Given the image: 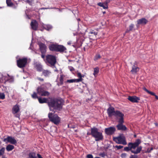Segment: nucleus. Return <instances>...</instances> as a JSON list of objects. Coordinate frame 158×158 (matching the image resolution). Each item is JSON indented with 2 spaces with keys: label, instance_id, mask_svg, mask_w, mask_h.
Instances as JSON below:
<instances>
[{
  "label": "nucleus",
  "instance_id": "52",
  "mask_svg": "<svg viewBox=\"0 0 158 158\" xmlns=\"http://www.w3.org/2000/svg\"><path fill=\"white\" fill-rule=\"evenodd\" d=\"M75 128V127L74 126H70V128Z\"/></svg>",
  "mask_w": 158,
  "mask_h": 158
},
{
  "label": "nucleus",
  "instance_id": "27",
  "mask_svg": "<svg viewBox=\"0 0 158 158\" xmlns=\"http://www.w3.org/2000/svg\"><path fill=\"white\" fill-rule=\"evenodd\" d=\"M65 77V76L64 75H60V82L59 84L60 85H62L63 84V79Z\"/></svg>",
  "mask_w": 158,
  "mask_h": 158
},
{
  "label": "nucleus",
  "instance_id": "59",
  "mask_svg": "<svg viewBox=\"0 0 158 158\" xmlns=\"http://www.w3.org/2000/svg\"><path fill=\"white\" fill-rule=\"evenodd\" d=\"M94 158H99V157L96 156Z\"/></svg>",
  "mask_w": 158,
  "mask_h": 158
},
{
  "label": "nucleus",
  "instance_id": "34",
  "mask_svg": "<svg viewBox=\"0 0 158 158\" xmlns=\"http://www.w3.org/2000/svg\"><path fill=\"white\" fill-rule=\"evenodd\" d=\"M31 96L32 98L34 99L38 98H38H40L37 96V93L35 92H34L33 94H31Z\"/></svg>",
  "mask_w": 158,
  "mask_h": 158
},
{
  "label": "nucleus",
  "instance_id": "29",
  "mask_svg": "<svg viewBox=\"0 0 158 158\" xmlns=\"http://www.w3.org/2000/svg\"><path fill=\"white\" fill-rule=\"evenodd\" d=\"M99 72V68L98 67H96L94 68V73L93 74L96 77L98 75Z\"/></svg>",
  "mask_w": 158,
  "mask_h": 158
},
{
  "label": "nucleus",
  "instance_id": "51",
  "mask_svg": "<svg viewBox=\"0 0 158 158\" xmlns=\"http://www.w3.org/2000/svg\"><path fill=\"white\" fill-rule=\"evenodd\" d=\"M14 81L13 78H11L10 79V81Z\"/></svg>",
  "mask_w": 158,
  "mask_h": 158
},
{
  "label": "nucleus",
  "instance_id": "57",
  "mask_svg": "<svg viewBox=\"0 0 158 158\" xmlns=\"http://www.w3.org/2000/svg\"><path fill=\"white\" fill-rule=\"evenodd\" d=\"M136 135H134V137H136Z\"/></svg>",
  "mask_w": 158,
  "mask_h": 158
},
{
  "label": "nucleus",
  "instance_id": "9",
  "mask_svg": "<svg viewBox=\"0 0 158 158\" xmlns=\"http://www.w3.org/2000/svg\"><path fill=\"white\" fill-rule=\"evenodd\" d=\"M114 116L117 118L118 122L124 121V114L120 111L116 110Z\"/></svg>",
  "mask_w": 158,
  "mask_h": 158
},
{
  "label": "nucleus",
  "instance_id": "33",
  "mask_svg": "<svg viewBox=\"0 0 158 158\" xmlns=\"http://www.w3.org/2000/svg\"><path fill=\"white\" fill-rule=\"evenodd\" d=\"M5 150V148L4 147H2L1 149H0V156L4 155Z\"/></svg>",
  "mask_w": 158,
  "mask_h": 158
},
{
  "label": "nucleus",
  "instance_id": "48",
  "mask_svg": "<svg viewBox=\"0 0 158 158\" xmlns=\"http://www.w3.org/2000/svg\"><path fill=\"white\" fill-rule=\"evenodd\" d=\"M37 156L38 157V158H43L41 156V155L39 154H37Z\"/></svg>",
  "mask_w": 158,
  "mask_h": 158
},
{
  "label": "nucleus",
  "instance_id": "49",
  "mask_svg": "<svg viewBox=\"0 0 158 158\" xmlns=\"http://www.w3.org/2000/svg\"><path fill=\"white\" fill-rule=\"evenodd\" d=\"M70 70L71 71H73L74 70V69L73 67H71V68L70 69Z\"/></svg>",
  "mask_w": 158,
  "mask_h": 158
},
{
  "label": "nucleus",
  "instance_id": "22",
  "mask_svg": "<svg viewBox=\"0 0 158 158\" xmlns=\"http://www.w3.org/2000/svg\"><path fill=\"white\" fill-rule=\"evenodd\" d=\"M81 79H72L70 80H68L65 83H72L73 82H78L81 81Z\"/></svg>",
  "mask_w": 158,
  "mask_h": 158
},
{
  "label": "nucleus",
  "instance_id": "55",
  "mask_svg": "<svg viewBox=\"0 0 158 158\" xmlns=\"http://www.w3.org/2000/svg\"><path fill=\"white\" fill-rule=\"evenodd\" d=\"M68 128H70V126L69 125H69H68Z\"/></svg>",
  "mask_w": 158,
  "mask_h": 158
},
{
  "label": "nucleus",
  "instance_id": "39",
  "mask_svg": "<svg viewBox=\"0 0 158 158\" xmlns=\"http://www.w3.org/2000/svg\"><path fill=\"white\" fill-rule=\"evenodd\" d=\"M134 27V25L132 24H131L130 26H129V30L130 31H132L133 28Z\"/></svg>",
  "mask_w": 158,
  "mask_h": 158
},
{
  "label": "nucleus",
  "instance_id": "41",
  "mask_svg": "<svg viewBox=\"0 0 158 158\" xmlns=\"http://www.w3.org/2000/svg\"><path fill=\"white\" fill-rule=\"evenodd\" d=\"M115 147L117 148V149H120L123 148V146L119 145V146H116Z\"/></svg>",
  "mask_w": 158,
  "mask_h": 158
},
{
  "label": "nucleus",
  "instance_id": "25",
  "mask_svg": "<svg viewBox=\"0 0 158 158\" xmlns=\"http://www.w3.org/2000/svg\"><path fill=\"white\" fill-rule=\"evenodd\" d=\"M35 68L39 72H41L43 70L42 66L40 64H36L35 65Z\"/></svg>",
  "mask_w": 158,
  "mask_h": 158
},
{
  "label": "nucleus",
  "instance_id": "43",
  "mask_svg": "<svg viewBox=\"0 0 158 158\" xmlns=\"http://www.w3.org/2000/svg\"><path fill=\"white\" fill-rule=\"evenodd\" d=\"M121 156L123 158H125L127 156V154L125 153H123L121 155Z\"/></svg>",
  "mask_w": 158,
  "mask_h": 158
},
{
  "label": "nucleus",
  "instance_id": "21",
  "mask_svg": "<svg viewBox=\"0 0 158 158\" xmlns=\"http://www.w3.org/2000/svg\"><path fill=\"white\" fill-rule=\"evenodd\" d=\"M110 2V0H106L104 2H99V6L102 7L104 9L108 8V3Z\"/></svg>",
  "mask_w": 158,
  "mask_h": 158
},
{
  "label": "nucleus",
  "instance_id": "61",
  "mask_svg": "<svg viewBox=\"0 0 158 158\" xmlns=\"http://www.w3.org/2000/svg\"><path fill=\"white\" fill-rule=\"evenodd\" d=\"M156 124V125H157V124Z\"/></svg>",
  "mask_w": 158,
  "mask_h": 158
},
{
  "label": "nucleus",
  "instance_id": "17",
  "mask_svg": "<svg viewBox=\"0 0 158 158\" xmlns=\"http://www.w3.org/2000/svg\"><path fill=\"white\" fill-rule=\"evenodd\" d=\"M38 44L39 46L40 49L41 53H46V46L45 44L41 42L39 43Z\"/></svg>",
  "mask_w": 158,
  "mask_h": 158
},
{
  "label": "nucleus",
  "instance_id": "14",
  "mask_svg": "<svg viewBox=\"0 0 158 158\" xmlns=\"http://www.w3.org/2000/svg\"><path fill=\"white\" fill-rule=\"evenodd\" d=\"M139 68L138 66L137 62L135 61L132 66L131 72L133 74H136L139 71Z\"/></svg>",
  "mask_w": 158,
  "mask_h": 158
},
{
  "label": "nucleus",
  "instance_id": "36",
  "mask_svg": "<svg viewBox=\"0 0 158 158\" xmlns=\"http://www.w3.org/2000/svg\"><path fill=\"white\" fill-rule=\"evenodd\" d=\"M5 98V95L3 93H1L0 94V99H4Z\"/></svg>",
  "mask_w": 158,
  "mask_h": 158
},
{
  "label": "nucleus",
  "instance_id": "7",
  "mask_svg": "<svg viewBox=\"0 0 158 158\" xmlns=\"http://www.w3.org/2000/svg\"><path fill=\"white\" fill-rule=\"evenodd\" d=\"M37 90V93L41 96H48L50 93L47 91L44 90V88L41 86L38 87Z\"/></svg>",
  "mask_w": 158,
  "mask_h": 158
},
{
  "label": "nucleus",
  "instance_id": "44",
  "mask_svg": "<svg viewBox=\"0 0 158 158\" xmlns=\"http://www.w3.org/2000/svg\"><path fill=\"white\" fill-rule=\"evenodd\" d=\"M86 158H93V157L91 154H88L86 156Z\"/></svg>",
  "mask_w": 158,
  "mask_h": 158
},
{
  "label": "nucleus",
  "instance_id": "11",
  "mask_svg": "<svg viewBox=\"0 0 158 158\" xmlns=\"http://www.w3.org/2000/svg\"><path fill=\"white\" fill-rule=\"evenodd\" d=\"M124 121L118 122V124L116 126L118 130H120L122 131H126L127 130V128L126 126L123 125Z\"/></svg>",
  "mask_w": 158,
  "mask_h": 158
},
{
  "label": "nucleus",
  "instance_id": "20",
  "mask_svg": "<svg viewBox=\"0 0 158 158\" xmlns=\"http://www.w3.org/2000/svg\"><path fill=\"white\" fill-rule=\"evenodd\" d=\"M20 110L19 106L17 104L14 106L12 109V113L15 114L19 112Z\"/></svg>",
  "mask_w": 158,
  "mask_h": 158
},
{
  "label": "nucleus",
  "instance_id": "31",
  "mask_svg": "<svg viewBox=\"0 0 158 158\" xmlns=\"http://www.w3.org/2000/svg\"><path fill=\"white\" fill-rule=\"evenodd\" d=\"M12 0H6V3L8 6L10 7L13 5V3L12 2Z\"/></svg>",
  "mask_w": 158,
  "mask_h": 158
},
{
  "label": "nucleus",
  "instance_id": "19",
  "mask_svg": "<svg viewBox=\"0 0 158 158\" xmlns=\"http://www.w3.org/2000/svg\"><path fill=\"white\" fill-rule=\"evenodd\" d=\"M38 25V23L36 20H32L31 23V28L35 31L37 30Z\"/></svg>",
  "mask_w": 158,
  "mask_h": 158
},
{
  "label": "nucleus",
  "instance_id": "30",
  "mask_svg": "<svg viewBox=\"0 0 158 158\" xmlns=\"http://www.w3.org/2000/svg\"><path fill=\"white\" fill-rule=\"evenodd\" d=\"M77 76L79 77L78 79H81V81H80V82L81 81L83 80V79L82 77H84L85 76L84 75H82L81 73L80 72H78L77 73Z\"/></svg>",
  "mask_w": 158,
  "mask_h": 158
},
{
  "label": "nucleus",
  "instance_id": "1",
  "mask_svg": "<svg viewBox=\"0 0 158 158\" xmlns=\"http://www.w3.org/2000/svg\"><path fill=\"white\" fill-rule=\"evenodd\" d=\"M38 101L40 103L47 102L50 110L52 108H53L54 109L58 110L62 109L64 102V100L61 98H51L50 100L48 101L46 98H38Z\"/></svg>",
  "mask_w": 158,
  "mask_h": 158
},
{
  "label": "nucleus",
  "instance_id": "3",
  "mask_svg": "<svg viewBox=\"0 0 158 158\" xmlns=\"http://www.w3.org/2000/svg\"><path fill=\"white\" fill-rule=\"evenodd\" d=\"M49 50L52 52H59L60 53L66 52V48L64 46L57 44H52L48 46Z\"/></svg>",
  "mask_w": 158,
  "mask_h": 158
},
{
  "label": "nucleus",
  "instance_id": "37",
  "mask_svg": "<svg viewBox=\"0 0 158 158\" xmlns=\"http://www.w3.org/2000/svg\"><path fill=\"white\" fill-rule=\"evenodd\" d=\"M18 6L17 4H14L13 3V5L11 6H10V7H11L14 9H16L17 8Z\"/></svg>",
  "mask_w": 158,
  "mask_h": 158
},
{
  "label": "nucleus",
  "instance_id": "45",
  "mask_svg": "<svg viewBox=\"0 0 158 158\" xmlns=\"http://www.w3.org/2000/svg\"><path fill=\"white\" fill-rule=\"evenodd\" d=\"M103 136L101 133L99 132V140H102L103 139Z\"/></svg>",
  "mask_w": 158,
  "mask_h": 158
},
{
  "label": "nucleus",
  "instance_id": "18",
  "mask_svg": "<svg viewBox=\"0 0 158 158\" xmlns=\"http://www.w3.org/2000/svg\"><path fill=\"white\" fill-rule=\"evenodd\" d=\"M128 99L130 101L133 103H137L140 100L139 98L136 96H129L128 97Z\"/></svg>",
  "mask_w": 158,
  "mask_h": 158
},
{
  "label": "nucleus",
  "instance_id": "32",
  "mask_svg": "<svg viewBox=\"0 0 158 158\" xmlns=\"http://www.w3.org/2000/svg\"><path fill=\"white\" fill-rule=\"evenodd\" d=\"M44 28L45 29L49 31L52 28V27L50 25H47L45 26Z\"/></svg>",
  "mask_w": 158,
  "mask_h": 158
},
{
  "label": "nucleus",
  "instance_id": "56",
  "mask_svg": "<svg viewBox=\"0 0 158 158\" xmlns=\"http://www.w3.org/2000/svg\"><path fill=\"white\" fill-rule=\"evenodd\" d=\"M68 44H70V42H68Z\"/></svg>",
  "mask_w": 158,
  "mask_h": 158
},
{
  "label": "nucleus",
  "instance_id": "6",
  "mask_svg": "<svg viewBox=\"0 0 158 158\" xmlns=\"http://www.w3.org/2000/svg\"><path fill=\"white\" fill-rule=\"evenodd\" d=\"M27 61L28 59L27 57L19 58L16 61L17 65L20 68H23L27 65Z\"/></svg>",
  "mask_w": 158,
  "mask_h": 158
},
{
  "label": "nucleus",
  "instance_id": "50",
  "mask_svg": "<svg viewBox=\"0 0 158 158\" xmlns=\"http://www.w3.org/2000/svg\"><path fill=\"white\" fill-rule=\"evenodd\" d=\"M130 30H127L126 31H125V33H128L129 32V31H130Z\"/></svg>",
  "mask_w": 158,
  "mask_h": 158
},
{
  "label": "nucleus",
  "instance_id": "2",
  "mask_svg": "<svg viewBox=\"0 0 158 158\" xmlns=\"http://www.w3.org/2000/svg\"><path fill=\"white\" fill-rule=\"evenodd\" d=\"M141 142V140L140 139H137L133 143H129L128 144V147H124V150L127 152L131 151L132 153L134 154H137L140 153L142 150V146H139Z\"/></svg>",
  "mask_w": 158,
  "mask_h": 158
},
{
  "label": "nucleus",
  "instance_id": "8",
  "mask_svg": "<svg viewBox=\"0 0 158 158\" xmlns=\"http://www.w3.org/2000/svg\"><path fill=\"white\" fill-rule=\"evenodd\" d=\"M90 134H91L92 136L95 138L96 141L99 140V132L97 128L95 127L92 128Z\"/></svg>",
  "mask_w": 158,
  "mask_h": 158
},
{
  "label": "nucleus",
  "instance_id": "38",
  "mask_svg": "<svg viewBox=\"0 0 158 158\" xmlns=\"http://www.w3.org/2000/svg\"><path fill=\"white\" fill-rule=\"evenodd\" d=\"M89 34H94V35H97L98 32H95L94 30L91 31L89 32Z\"/></svg>",
  "mask_w": 158,
  "mask_h": 158
},
{
  "label": "nucleus",
  "instance_id": "16",
  "mask_svg": "<svg viewBox=\"0 0 158 158\" xmlns=\"http://www.w3.org/2000/svg\"><path fill=\"white\" fill-rule=\"evenodd\" d=\"M136 26L141 25H146L148 22V21L145 18H143L139 19L137 20Z\"/></svg>",
  "mask_w": 158,
  "mask_h": 158
},
{
  "label": "nucleus",
  "instance_id": "35",
  "mask_svg": "<svg viewBox=\"0 0 158 158\" xmlns=\"http://www.w3.org/2000/svg\"><path fill=\"white\" fill-rule=\"evenodd\" d=\"M99 156L102 157H104L107 156V153L106 152H103L102 153L99 154Z\"/></svg>",
  "mask_w": 158,
  "mask_h": 158
},
{
  "label": "nucleus",
  "instance_id": "13",
  "mask_svg": "<svg viewBox=\"0 0 158 158\" xmlns=\"http://www.w3.org/2000/svg\"><path fill=\"white\" fill-rule=\"evenodd\" d=\"M115 130L116 129L114 127H111L106 128L105 129V132L107 135H111L114 133Z\"/></svg>",
  "mask_w": 158,
  "mask_h": 158
},
{
  "label": "nucleus",
  "instance_id": "53",
  "mask_svg": "<svg viewBox=\"0 0 158 158\" xmlns=\"http://www.w3.org/2000/svg\"><path fill=\"white\" fill-rule=\"evenodd\" d=\"M87 135H91V134H90V133H87Z\"/></svg>",
  "mask_w": 158,
  "mask_h": 158
},
{
  "label": "nucleus",
  "instance_id": "54",
  "mask_svg": "<svg viewBox=\"0 0 158 158\" xmlns=\"http://www.w3.org/2000/svg\"><path fill=\"white\" fill-rule=\"evenodd\" d=\"M102 13H103V14L106 13V11H102Z\"/></svg>",
  "mask_w": 158,
  "mask_h": 158
},
{
  "label": "nucleus",
  "instance_id": "60",
  "mask_svg": "<svg viewBox=\"0 0 158 158\" xmlns=\"http://www.w3.org/2000/svg\"><path fill=\"white\" fill-rule=\"evenodd\" d=\"M97 4L99 6V3H98Z\"/></svg>",
  "mask_w": 158,
  "mask_h": 158
},
{
  "label": "nucleus",
  "instance_id": "28",
  "mask_svg": "<svg viewBox=\"0 0 158 158\" xmlns=\"http://www.w3.org/2000/svg\"><path fill=\"white\" fill-rule=\"evenodd\" d=\"M36 154L34 152H31L29 153V158H37Z\"/></svg>",
  "mask_w": 158,
  "mask_h": 158
},
{
  "label": "nucleus",
  "instance_id": "47",
  "mask_svg": "<svg viewBox=\"0 0 158 158\" xmlns=\"http://www.w3.org/2000/svg\"><path fill=\"white\" fill-rule=\"evenodd\" d=\"M37 79L40 81H44V79H43V78H40V77H38L37 78Z\"/></svg>",
  "mask_w": 158,
  "mask_h": 158
},
{
  "label": "nucleus",
  "instance_id": "42",
  "mask_svg": "<svg viewBox=\"0 0 158 158\" xmlns=\"http://www.w3.org/2000/svg\"><path fill=\"white\" fill-rule=\"evenodd\" d=\"M99 59V54H97L95 56L94 58V60L95 61Z\"/></svg>",
  "mask_w": 158,
  "mask_h": 158
},
{
  "label": "nucleus",
  "instance_id": "5",
  "mask_svg": "<svg viewBox=\"0 0 158 158\" xmlns=\"http://www.w3.org/2000/svg\"><path fill=\"white\" fill-rule=\"evenodd\" d=\"M46 61L51 65L54 66L56 62V59L55 55L48 54L46 56Z\"/></svg>",
  "mask_w": 158,
  "mask_h": 158
},
{
  "label": "nucleus",
  "instance_id": "4",
  "mask_svg": "<svg viewBox=\"0 0 158 158\" xmlns=\"http://www.w3.org/2000/svg\"><path fill=\"white\" fill-rule=\"evenodd\" d=\"M55 112L54 113H49L48 114V117L50 121L56 125L59 124L60 121V118L56 114H55Z\"/></svg>",
  "mask_w": 158,
  "mask_h": 158
},
{
  "label": "nucleus",
  "instance_id": "24",
  "mask_svg": "<svg viewBox=\"0 0 158 158\" xmlns=\"http://www.w3.org/2000/svg\"><path fill=\"white\" fill-rule=\"evenodd\" d=\"M42 74L46 77H49L51 72L48 70H44L42 71Z\"/></svg>",
  "mask_w": 158,
  "mask_h": 158
},
{
  "label": "nucleus",
  "instance_id": "23",
  "mask_svg": "<svg viewBox=\"0 0 158 158\" xmlns=\"http://www.w3.org/2000/svg\"><path fill=\"white\" fill-rule=\"evenodd\" d=\"M143 89L146 92H147L148 93L150 94L151 95L154 96H155V98L156 99L158 100V97L155 94L151 91H149L146 88L144 87L143 88Z\"/></svg>",
  "mask_w": 158,
  "mask_h": 158
},
{
  "label": "nucleus",
  "instance_id": "10",
  "mask_svg": "<svg viewBox=\"0 0 158 158\" xmlns=\"http://www.w3.org/2000/svg\"><path fill=\"white\" fill-rule=\"evenodd\" d=\"M114 140L118 144H122L123 145H126L127 143L126 141L125 137L123 136H119L116 137Z\"/></svg>",
  "mask_w": 158,
  "mask_h": 158
},
{
  "label": "nucleus",
  "instance_id": "46",
  "mask_svg": "<svg viewBox=\"0 0 158 158\" xmlns=\"http://www.w3.org/2000/svg\"><path fill=\"white\" fill-rule=\"evenodd\" d=\"M42 53V54H41V57L44 59V58H45V53Z\"/></svg>",
  "mask_w": 158,
  "mask_h": 158
},
{
  "label": "nucleus",
  "instance_id": "26",
  "mask_svg": "<svg viewBox=\"0 0 158 158\" xmlns=\"http://www.w3.org/2000/svg\"><path fill=\"white\" fill-rule=\"evenodd\" d=\"M14 148V146L9 144L6 147V150L9 152L12 150Z\"/></svg>",
  "mask_w": 158,
  "mask_h": 158
},
{
  "label": "nucleus",
  "instance_id": "12",
  "mask_svg": "<svg viewBox=\"0 0 158 158\" xmlns=\"http://www.w3.org/2000/svg\"><path fill=\"white\" fill-rule=\"evenodd\" d=\"M3 141L5 142H9L11 144H15L17 143V141L15 139L11 136H8L5 139H4Z\"/></svg>",
  "mask_w": 158,
  "mask_h": 158
},
{
  "label": "nucleus",
  "instance_id": "40",
  "mask_svg": "<svg viewBox=\"0 0 158 158\" xmlns=\"http://www.w3.org/2000/svg\"><path fill=\"white\" fill-rule=\"evenodd\" d=\"M33 1V0H26V2L30 5H31L32 4Z\"/></svg>",
  "mask_w": 158,
  "mask_h": 158
},
{
  "label": "nucleus",
  "instance_id": "58",
  "mask_svg": "<svg viewBox=\"0 0 158 158\" xmlns=\"http://www.w3.org/2000/svg\"><path fill=\"white\" fill-rule=\"evenodd\" d=\"M130 158H132V156H130Z\"/></svg>",
  "mask_w": 158,
  "mask_h": 158
},
{
  "label": "nucleus",
  "instance_id": "15",
  "mask_svg": "<svg viewBox=\"0 0 158 158\" xmlns=\"http://www.w3.org/2000/svg\"><path fill=\"white\" fill-rule=\"evenodd\" d=\"M116 111L114 110V108L110 106L107 109V113L109 117H111L112 116H114Z\"/></svg>",
  "mask_w": 158,
  "mask_h": 158
}]
</instances>
